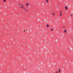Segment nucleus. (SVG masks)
Masks as SVG:
<instances>
[{
  "instance_id": "f257e3e1",
  "label": "nucleus",
  "mask_w": 73,
  "mask_h": 73,
  "mask_svg": "<svg viewBox=\"0 0 73 73\" xmlns=\"http://www.w3.org/2000/svg\"><path fill=\"white\" fill-rule=\"evenodd\" d=\"M20 7L21 8H23V9H24V5L21 4V6H20Z\"/></svg>"
},
{
  "instance_id": "f03ea898",
  "label": "nucleus",
  "mask_w": 73,
  "mask_h": 73,
  "mask_svg": "<svg viewBox=\"0 0 73 73\" xmlns=\"http://www.w3.org/2000/svg\"><path fill=\"white\" fill-rule=\"evenodd\" d=\"M23 9H24L25 11H26V12H28V10L26 9L25 8H23Z\"/></svg>"
},
{
  "instance_id": "7ed1b4c3",
  "label": "nucleus",
  "mask_w": 73,
  "mask_h": 73,
  "mask_svg": "<svg viewBox=\"0 0 73 73\" xmlns=\"http://www.w3.org/2000/svg\"><path fill=\"white\" fill-rule=\"evenodd\" d=\"M65 9H66V10H68V7H67V6H66L64 7Z\"/></svg>"
},
{
  "instance_id": "20e7f679",
  "label": "nucleus",
  "mask_w": 73,
  "mask_h": 73,
  "mask_svg": "<svg viewBox=\"0 0 73 73\" xmlns=\"http://www.w3.org/2000/svg\"><path fill=\"white\" fill-rule=\"evenodd\" d=\"M61 11L60 10V16H62V14H61Z\"/></svg>"
},
{
  "instance_id": "39448f33",
  "label": "nucleus",
  "mask_w": 73,
  "mask_h": 73,
  "mask_svg": "<svg viewBox=\"0 0 73 73\" xmlns=\"http://www.w3.org/2000/svg\"><path fill=\"white\" fill-rule=\"evenodd\" d=\"M29 4V3H27L26 4V5H27V6H28Z\"/></svg>"
},
{
  "instance_id": "423d86ee",
  "label": "nucleus",
  "mask_w": 73,
  "mask_h": 73,
  "mask_svg": "<svg viewBox=\"0 0 73 73\" xmlns=\"http://www.w3.org/2000/svg\"><path fill=\"white\" fill-rule=\"evenodd\" d=\"M46 27H47V28H48V27H49V25H47L46 26Z\"/></svg>"
},
{
  "instance_id": "0eeeda50",
  "label": "nucleus",
  "mask_w": 73,
  "mask_h": 73,
  "mask_svg": "<svg viewBox=\"0 0 73 73\" xmlns=\"http://www.w3.org/2000/svg\"><path fill=\"white\" fill-rule=\"evenodd\" d=\"M64 32L65 33H66V30H64Z\"/></svg>"
},
{
  "instance_id": "6e6552de",
  "label": "nucleus",
  "mask_w": 73,
  "mask_h": 73,
  "mask_svg": "<svg viewBox=\"0 0 73 73\" xmlns=\"http://www.w3.org/2000/svg\"><path fill=\"white\" fill-rule=\"evenodd\" d=\"M50 30H51V31H53V29H52V28H51L50 29Z\"/></svg>"
},
{
  "instance_id": "1a4fd4ad",
  "label": "nucleus",
  "mask_w": 73,
  "mask_h": 73,
  "mask_svg": "<svg viewBox=\"0 0 73 73\" xmlns=\"http://www.w3.org/2000/svg\"><path fill=\"white\" fill-rule=\"evenodd\" d=\"M46 3H48L49 2V1L48 0H46Z\"/></svg>"
},
{
  "instance_id": "9d476101",
  "label": "nucleus",
  "mask_w": 73,
  "mask_h": 73,
  "mask_svg": "<svg viewBox=\"0 0 73 73\" xmlns=\"http://www.w3.org/2000/svg\"><path fill=\"white\" fill-rule=\"evenodd\" d=\"M59 73H60V69H59V71H58Z\"/></svg>"
},
{
  "instance_id": "9b49d317",
  "label": "nucleus",
  "mask_w": 73,
  "mask_h": 73,
  "mask_svg": "<svg viewBox=\"0 0 73 73\" xmlns=\"http://www.w3.org/2000/svg\"><path fill=\"white\" fill-rule=\"evenodd\" d=\"M52 15H53V16H54V13H53Z\"/></svg>"
},
{
  "instance_id": "f8f14e48",
  "label": "nucleus",
  "mask_w": 73,
  "mask_h": 73,
  "mask_svg": "<svg viewBox=\"0 0 73 73\" xmlns=\"http://www.w3.org/2000/svg\"><path fill=\"white\" fill-rule=\"evenodd\" d=\"M5 1H6V0H4V2H5Z\"/></svg>"
},
{
  "instance_id": "ddd939ff",
  "label": "nucleus",
  "mask_w": 73,
  "mask_h": 73,
  "mask_svg": "<svg viewBox=\"0 0 73 73\" xmlns=\"http://www.w3.org/2000/svg\"><path fill=\"white\" fill-rule=\"evenodd\" d=\"M57 72H58V71H56L55 73H57Z\"/></svg>"
},
{
  "instance_id": "4468645a",
  "label": "nucleus",
  "mask_w": 73,
  "mask_h": 73,
  "mask_svg": "<svg viewBox=\"0 0 73 73\" xmlns=\"http://www.w3.org/2000/svg\"><path fill=\"white\" fill-rule=\"evenodd\" d=\"M19 5H21V4H19Z\"/></svg>"
},
{
  "instance_id": "2eb2a0df",
  "label": "nucleus",
  "mask_w": 73,
  "mask_h": 73,
  "mask_svg": "<svg viewBox=\"0 0 73 73\" xmlns=\"http://www.w3.org/2000/svg\"><path fill=\"white\" fill-rule=\"evenodd\" d=\"M45 47V48H46V47Z\"/></svg>"
}]
</instances>
